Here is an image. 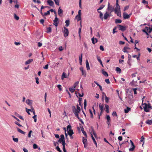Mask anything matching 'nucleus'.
<instances>
[{"label":"nucleus","mask_w":152,"mask_h":152,"mask_svg":"<svg viewBox=\"0 0 152 152\" xmlns=\"http://www.w3.org/2000/svg\"><path fill=\"white\" fill-rule=\"evenodd\" d=\"M132 98L133 96H132L129 95L126 98L127 99L128 102L129 103Z\"/></svg>","instance_id":"obj_14"},{"label":"nucleus","mask_w":152,"mask_h":152,"mask_svg":"<svg viewBox=\"0 0 152 152\" xmlns=\"http://www.w3.org/2000/svg\"><path fill=\"white\" fill-rule=\"evenodd\" d=\"M36 81V83L37 84H38L39 83V78L38 77H36L35 78Z\"/></svg>","instance_id":"obj_61"},{"label":"nucleus","mask_w":152,"mask_h":152,"mask_svg":"<svg viewBox=\"0 0 152 152\" xmlns=\"http://www.w3.org/2000/svg\"><path fill=\"white\" fill-rule=\"evenodd\" d=\"M106 119H107V123L108 125H110V116L107 115L106 116Z\"/></svg>","instance_id":"obj_11"},{"label":"nucleus","mask_w":152,"mask_h":152,"mask_svg":"<svg viewBox=\"0 0 152 152\" xmlns=\"http://www.w3.org/2000/svg\"><path fill=\"white\" fill-rule=\"evenodd\" d=\"M83 143H87V139L86 138H84V137H83Z\"/></svg>","instance_id":"obj_48"},{"label":"nucleus","mask_w":152,"mask_h":152,"mask_svg":"<svg viewBox=\"0 0 152 152\" xmlns=\"http://www.w3.org/2000/svg\"><path fill=\"white\" fill-rule=\"evenodd\" d=\"M67 130L68 134L72 133H74L73 130L71 129V126L70 125H69L67 127Z\"/></svg>","instance_id":"obj_6"},{"label":"nucleus","mask_w":152,"mask_h":152,"mask_svg":"<svg viewBox=\"0 0 152 152\" xmlns=\"http://www.w3.org/2000/svg\"><path fill=\"white\" fill-rule=\"evenodd\" d=\"M99 48H100V50L102 51H103L104 50V48L103 47V46H102V45H101L100 46Z\"/></svg>","instance_id":"obj_62"},{"label":"nucleus","mask_w":152,"mask_h":152,"mask_svg":"<svg viewBox=\"0 0 152 152\" xmlns=\"http://www.w3.org/2000/svg\"><path fill=\"white\" fill-rule=\"evenodd\" d=\"M137 88H134L133 89V90L134 91V94H137L136 90H137Z\"/></svg>","instance_id":"obj_55"},{"label":"nucleus","mask_w":152,"mask_h":152,"mask_svg":"<svg viewBox=\"0 0 152 152\" xmlns=\"http://www.w3.org/2000/svg\"><path fill=\"white\" fill-rule=\"evenodd\" d=\"M118 26L119 27V29L122 31H124L126 30V27L125 26H122L120 25H118Z\"/></svg>","instance_id":"obj_7"},{"label":"nucleus","mask_w":152,"mask_h":152,"mask_svg":"<svg viewBox=\"0 0 152 152\" xmlns=\"http://www.w3.org/2000/svg\"><path fill=\"white\" fill-rule=\"evenodd\" d=\"M74 134V133H72L71 134H69L70 136V138L71 139H73V137L72 136V135Z\"/></svg>","instance_id":"obj_58"},{"label":"nucleus","mask_w":152,"mask_h":152,"mask_svg":"<svg viewBox=\"0 0 152 152\" xmlns=\"http://www.w3.org/2000/svg\"><path fill=\"white\" fill-rule=\"evenodd\" d=\"M33 148L34 149L37 148L38 147L37 145L36 144H34L33 145Z\"/></svg>","instance_id":"obj_49"},{"label":"nucleus","mask_w":152,"mask_h":152,"mask_svg":"<svg viewBox=\"0 0 152 152\" xmlns=\"http://www.w3.org/2000/svg\"><path fill=\"white\" fill-rule=\"evenodd\" d=\"M82 54H81V56L79 57V60L80 61H82Z\"/></svg>","instance_id":"obj_59"},{"label":"nucleus","mask_w":152,"mask_h":152,"mask_svg":"<svg viewBox=\"0 0 152 152\" xmlns=\"http://www.w3.org/2000/svg\"><path fill=\"white\" fill-rule=\"evenodd\" d=\"M114 12L115 13L117 14V16L121 17V13L120 11V7H116L114 10Z\"/></svg>","instance_id":"obj_2"},{"label":"nucleus","mask_w":152,"mask_h":152,"mask_svg":"<svg viewBox=\"0 0 152 152\" xmlns=\"http://www.w3.org/2000/svg\"><path fill=\"white\" fill-rule=\"evenodd\" d=\"M81 131H82V133H83V134L85 135V136L86 137H87V134H86V132L85 131H84V129L83 127L81 128Z\"/></svg>","instance_id":"obj_30"},{"label":"nucleus","mask_w":152,"mask_h":152,"mask_svg":"<svg viewBox=\"0 0 152 152\" xmlns=\"http://www.w3.org/2000/svg\"><path fill=\"white\" fill-rule=\"evenodd\" d=\"M14 17L15 19L17 20H18L19 19V17L17 16V15L15 14H14Z\"/></svg>","instance_id":"obj_40"},{"label":"nucleus","mask_w":152,"mask_h":152,"mask_svg":"<svg viewBox=\"0 0 152 152\" xmlns=\"http://www.w3.org/2000/svg\"><path fill=\"white\" fill-rule=\"evenodd\" d=\"M57 87L58 88L59 90L60 91H61L62 90V88H61V85H59V84L58 85H57Z\"/></svg>","instance_id":"obj_43"},{"label":"nucleus","mask_w":152,"mask_h":152,"mask_svg":"<svg viewBox=\"0 0 152 152\" xmlns=\"http://www.w3.org/2000/svg\"><path fill=\"white\" fill-rule=\"evenodd\" d=\"M23 150L24 152H28V150L24 147L23 148Z\"/></svg>","instance_id":"obj_64"},{"label":"nucleus","mask_w":152,"mask_h":152,"mask_svg":"<svg viewBox=\"0 0 152 152\" xmlns=\"http://www.w3.org/2000/svg\"><path fill=\"white\" fill-rule=\"evenodd\" d=\"M105 100L106 103H107L109 102V99L107 97L106 94H104Z\"/></svg>","instance_id":"obj_32"},{"label":"nucleus","mask_w":152,"mask_h":152,"mask_svg":"<svg viewBox=\"0 0 152 152\" xmlns=\"http://www.w3.org/2000/svg\"><path fill=\"white\" fill-rule=\"evenodd\" d=\"M37 116L36 115H34L32 117V118L34 119V121L35 122H37V118H36Z\"/></svg>","instance_id":"obj_45"},{"label":"nucleus","mask_w":152,"mask_h":152,"mask_svg":"<svg viewBox=\"0 0 152 152\" xmlns=\"http://www.w3.org/2000/svg\"><path fill=\"white\" fill-rule=\"evenodd\" d=\"M98 12H99L100 14H99V16L100 18L102 20H103V17L102 13L100 11H98Z\"/></svg>","instance_id":"obj_34"},{"label":"nucleus","mask_w":152,"mask_h":152,"mask_svg":"<svg viewBox=\"0 0 152 152\" xmlns=\"http://www.w3.org/2000/svg\"><path fill=\"white\" fill-rule=\"evenodd\" d=\"M13 140L16 142H18V138H13Z\"/></svg>","instance_id":"obj_39"},{"label":"nucleus","mask_w":152,"mask_h":152,"mask_svg":"<svg viewBox=\"0 0 152 152\" xmlns=\"http://www.w3.org/2000/svg\"><path fill=\"white\" fill-rule=\"evenodd\" d=\"M122 22V20L120 19H116L115 20V23H121Z\"/></svg>","instance_id":"obj_33"},{"label":"nucleus","mask_w":152,"mask_h":152,"mask_svg":"<svg viewBox=\"0 0 152 152\" xmlns=\"http://www.w3.org/2000/svg\"><path fill=\"white\" fill-rule=\"evenodd\" d=\"M91 129L92 130L91 131H90V133H91V134H93L94 136L95 137H96V134L95 133V131L94 130L93 128H92Z\"/></svg>","instance_id":"obj_21"},{"label":"nucleus","mask_w":152,"mask_h":152,"mask_svg":"<svg viewBox=\"0 0 152 152\" xmlns=\"http://www.w3.org/2000/svg\"><path fill=\"white\" fill-rule=\"evenodd\" d=\"M47 31L46 32L48 33H50L52 29L50 27H49L47 28Z\"/></svg>","instance_id":"obj_28"},{"label":"nucleus","mask_w":152,"mask_h":152,"mask_svg":"<svg viewBox=\"0 0 152 152\" xmlns=\"http://www.w3.org/2000/svg\"><path fill=\"white\" fill-rule=\"evenodd\" d=\"M128 49H129L130 48L128 47H124L123 51L125 53H128L127 51V50Z\"/></svg>","instance_id":"obj_31"},{"label":"nucleus","mask_w":152,"mask_h":152,"mask_svg":"<svg viewBox=\"0 0 152 152\" xmlns=\"http://www.w3.org/2000/svg\"><path fill=\"white\" fill-rule=\"evenodd\" d=\"M48 4L50 6H53L54 5L53 2L51 0H47Z\"/></svg>","instance_id":"obj_13"},{"label":"nucleus","mask_w":152,"mask_h":152,"mask_svg":"<svg viewBox=\"0 0 152 152\" xmlns=\"http://www.w3.org/2000/svg\"><path fill=\"white\" fill-rule=\"evenodd\" d=\"M56 149L58 151H59V152H62V151L61 150L59 147L58 146H57L56 147Z\"/></svg>","instance_id":"obj_50"},{"label":"nucleus","mask_w":152,"mask_h":152,"mask_svg":"<svg viewBox=\"0 0 152 152\" xmlns=\"http://www.w3.org/2000/svg\"><path fill=\"white\" fill-rule=\"evenodd\" d=\"M105 81L108 84H109L110 83V80L108 79H106L105 80Z\"/></svg>","instance_id":"obj_63"},{"label":"nucleus","mask_w":152,"mask_h":152,"mask_svg":"<svg viewBox=\"0 0 152 152\" xmlns=\"http://www.w3.org/2000/svg\"><path fill=\"white\" fill-rule=\"evenodd\" d=\"M61 77L62 80H63L64 78H66L67 77L66 74L65 72H63L62 74Z\"/></svg>","instance_id":"obj_20"},{"label":"nucleus","mask_w":152,"mask_h":152,"mask_svg":"<svg viewBox=\"0 0 152 152\" xmlns=\"http://www.w3.org/2000/svg\"><path fill=\"white\" fill-rule=\"evenodd\" d=\"M84 107L85 109H86V99L84 100Z\"/></svg>","instance_id":"obj_52"},{"label":"nucleus","mask_w":152,"mask_h":152,"mask_svg":"<svg viewBox=\"0 0 152 152\" xmlns=\"http://www.w3.org/2000/svg\"><path fill=\"white\" fill-rule=\"evenodd\" d=\"M69 90L72 93L74 92L75 91V88H69Z\"/></svg>","instance_id":"obj_36"},{"label":"nucleus","mask_w":152,"mask_h":152,"mask_svg":"<svg viewBox=\"0 0 152 152\" xmlns=\"http://www.w3.org/2000/svg\"><path fill=\"white\" fill-rule=\"evenodd\" d=\"M123 16L124 19H129L130 17V15H128L125 13H123Z\"/></svg>","instance_id":"obj_12"},{"label":"nucleus","mask_w":152,"mask_h":152,"mask_svg":"<svg viewBox=\"0 0 152 152\" xmlns=\"http://www.w3.org/2000/svg\"><path fill=\"white\" fill-rule=\"evenodd\" d=\"M146 30V31L147 32H148V33H151L152 31V28L151 27H146L145 28V29Z\"/></svg>","instance_id":"obj_15"},{"label":"nucleus","mask_w":152,"mask_h":152,"mask_svg":"<svg viewBox=\"0 0 152 152\" xmlns=\"http://www.w3.org/2000/svg\"><path fill=\"white\" fill-rule=\"evenodd\" d=\"M58 18L57 17H55L54 20L53 21L54 22L53 24L56 27L57 26L58 24Z\"/></svg>","instance_id":"obj_9"},{"label":"nucleus","mask_w":152,"mask_h":152,"mask_svg":"<svg viewBox=\"0 0 152 152\" xmlns=\"http://www.w3.org/2000/svg\"><path fill=\"white\" fill-rule=\"evenodd\" d=\"M65 140H63V139H61V138H59V140H58V141L60 142V143H61V142H63Z\"/></svg>","instance_id":"obj_57"},{"label":"nucleus","mask_w":152,"mask_h":152,"mask_svg":"<svg viewBox=\"0 0 152 152\" xmlns=\"http://www.w3.org/2000/svg\"><path fill=\"white\" fill-rule=\"evenodd\" d=\"M130 110V108L127 107L126 109H124V112L125 113H128Z\"/></svg>","instance_id":"obj_35"},{"label":"nucleus","mask_w":152,"mask_h":152,"mask_svg":"<svg viewBox=\"0 0 152 152\" xmlns=\"http://www.w3.org/2000/svg\"><path fill=\"white\" fill-rule=\"evenodd\" d=\"M50 14V12L49 10V11H47V12H45L44 13V15L46 16V15H49Z\"/></svg>","instance_id":"obj_51"},{"label":"nucleus","mask_w":152,"mask_h":152,"mask_svg":"<svg viewBox=\"0 0 152 152\" xmlns=\"http://www.w3.org/2000/svg\"><path fill=\"white\" fill-rule=\"evenodd\" d=\"M104 7V5H101L99 8L97 9V11H98L99 10H101Z\"/></svg>","instance_id":"obj_38"},{"label":"nucleus","mask_w":152,"mask_h":152,"mask_svg":"<svg viewBox=\"0 0 152 152\" xmlns=\"http://www.w3.org/2000/svg\"><path fill=\"white\" fill-rule=\"evenodd\" d=\"M82 98H79V103L80 106H81L82 104Z\"/></svg>","instance_id":"obj_42"},{"label":"nucleus","mask_w":152,"mask_h":152,"mask_svg":"<svg viewBox=\"0 0 152 152\" xmlns=\"http://www.w3.org/2000/svg\"><path fill=\"white\" fill-rule=\"evenodd\" d=\"M102 73L106 77H107L108 75L107 72H106L104 71V70H102Z\"/></svg>","instance_id":"obj_25"},{"label":"nucleus","mask_w":152,"mask_h":152,"mask_svg":"<svg viewBox=\"0 0 152 152\" xmlns=\"http://www.w3.org/2000/svg\"><path fill=\"white\" fill-rule=\"evenodd\" d=\"M15 123L16 124L18 125L19 127H22V126L19 123H18V122H17V121H15Z\"/></svg>","instance_id":"obj_54"},{"label":"nucleus","mask_w":152,"mask_h":152,"mask_svg":"<svg viewBox=\"0 0 152 152\" xmlns=\"http://www.w3.org/2000/svg\"><path fill=\"white\" fill-rule=\"evenodd\" d=\"M130 141L131 144V148H129V150L130 151H133L135 148V146L132 140H130Z\"/></svg>","instance_id":"obj_8"},{"label":"nucleus","mask_w":152,"mask_h":152,"mask_svg":"<svg viewBox=\"0 0 152 152\" xmlns=\"http://www.w3.org/2000/svg\"><path fill=\"white\" fill-rule=\"evenodd\" d=\"M86 65L87 69V70L90 69L89 64L87 60H86Z\"/></svg>","instance_id":"obj_22"},{"label":"nucleus","mask_w":152,"mask_h":152,"mask_svg":"<svg viewBox=\"0 0 152 152\" xmlns=\"http://www.w3.org/2000/svg\"><path fill=\"white\" fill-rule=\"evenodd\" d=\"M107 9L108 10L110 11V12H113L114 10L113 7L112 6H110L109 3H108V4Z\"/></svg>","instance_id":"obj_10"},{"label":"nucleus","mask_w":152,"mask_h":152,"mask_svg":"<svg viewBox=\"0 0 152 152\" xmlns=\"http://www.w3.org/2000/svg\"><path fill=\"white\" fill-rule=\"evenodd\" d=\"M112 115L113 116H117V113L116 112L113 111L112 113Z\"/></svg>","instance_id":"obj_60"},{"label":"nucleus","mask_w":152,"mask_h":152,"mask_svg":"<svg viewBox=\"0 0 152 152\" xmlns=\"http://www.w3.org/2000/svg\"><path fill=\"white\" fill-rule=\"evenodd\" d=\"M65 23H66V27L69 26L70 24V21L69 20H66L65 21Z\"/></svg>","instance_id":"obj_29"},{"label":"nucleus","mask_w":152,"mask_h":152,"mask_svg":"<svg viewBox=\"0 0 152 152\" xmlns=\"http://www.w3.org/2000/svg\"><path fill=\"white\" fill-rule=\"evenodd\" d=\"M16 128L17 129V131L19 132H20L21 134H25V132H24L23 131H22V130H21L18 127H16Z\"/></svg>","instance_id":"obj_23"},{"label":"nucleus","mask_w":152,"mask_h":152,"mask_svg":"<svg viewBox=\"0 0 152 152\" xmlns=\"http://www.w3.org/2000/svg\"><path fill=\"white\" fill-rule=\"evenodd\" d=\"M105 106L106 108V111L107 113H109V106L107 104H105Z\"/></svg>","instance_id":"obj_27"},{"label":"nucleus","mask_w":152,"mask_h":152,"mask_svg":"<svg viewBox=\"0 0 152 152\" xmlns=\"http://www.w3.org/2000/svg\"><path fill=\"white\" fill-rule=\"evenodd\" d=\"M97 58L98 61L100 63V64L102 65V66L103 67V66L102 64V62L101 61V60L100 59V58L98 56H97Z\"/></svg>","instance_id":"obj_24"},{"label":"nucleus","mask_w":152,"mask_h":152,"mask_svg":"<svg viewBox=\"0 0 152 152\" xmlns=\"http://www.w3.org/2000/svg\"><path fill=\"white\" fill-rule=\"evenodd\" d=\"M110 17V15L107 12H106L104 15V18L105 20L107 19L108 17Z\"/></svg>","instance_id":"obj_16"},{"label":"nucleus","mask_w":152,"mask_h":152,"mask_svg":"<svg viewBox=\"0 0 152 152\" xmlns=\"http://www.w3.org/2000/svg\"><path fill=\"white\" fill-rule=\"evenodd\" d=\"M81 10H79L78 11V14L76 16L75 18V19H76L77 22L80 20L81 19Z\"/></svg>","instance_id":"obj_4"},{"label":"nucleus","mask_w":152,"mask_h":152,"mask_svg":"<svg viewBox=\"0 0 152 152\" xmlns=\"http://www.w3.org/2000/svg\"><path fill=\"white\" fill-rule=\"evenodd\" d=\"M91 40L92 43L93 44H95V43H96L98 41L97 39L96 38H94V37L92 38Z\"/></svg>","instance_id":"obj_17"},{"label":"nucleus","mask_w":152,"mask_h":152,"mask_svg":"<svg viewBox=\"0 0 152 152\" xmlns=\"http://www.w3.org/2000/svg\"><path fill=\"white\" fill-rule=\"evenodd\" d=\"M116 71L117 72H119V73H120L121 71V69L120 68L118 67H117L116 68Z\"/></svg>","instance_id":"obj_41"},{"label":"nucleus","mask_w":152,"mask_h":152,"mask_svg":"<svg viewBox=\"0 0 152 152\" xmlns=\"http://www.w3.org/2000/svg\"><path fill=\"white\" fill-rule=\"evenodd\" d=\"M64 29L63 31V33H64V36L65 37H67L69 34V31L67 28L65 27H64Z\"/></svg>","instance_id":"obj_5"},{"label":"nucleus","mask_w":152,"mask_h":152,"mask_svg":"<svg viewBox=\"0 0 152 152\" xmlns=\"http://www.w3.org/2000/svg\"><path fill=\"white\" fill-rule=\"evenodd\" d=\"M144 104L145 106L143 107V109L146 112H148L149 111V108L151 107V106L149 104H147L146 103H144Z\"/></svg>","instance_id":"obj_3"},{"label":"nucleus","mask_w":152,"mask_h":152,"mask_svg":"<svg viewBox=\"0 0 152 152\" xmlns=\"http://www.w3.org/2000/svg\"><path fill=\"white\" fill-rule=\"evenodd\" d=\"M56 5L58 6L59 5V0H53Z\"/></svg>","instance_id":"obj_37"},{"label":"nucleus","mask_w":152,"mask_h":152,"mask_svg":"<svg viewBox=\"0 0 152 152\" xmlns=\"http://www.w3.org/2000/svg\"><path fill=\"white\" fill-rule=\"evenodd\" d=\"M72 110L73 113H74L75 116L77 118H78V114L80 112V110L76 109L75 107L74 106L72 107Z\"/></svg>","instance_id":"obj_1"},{"label":"nucleus","mask_w":152,"mask_h":152,"mask_svg":"<svg viewBox=\"0 0 152 152\" xmlns=\"http://www.w3.org/2000/svg\"><path fill=\"white\" fill-rule=\"evenodd\" d=\"M33 61V59H30L29 60H27L26 61L25 63V64L26 65L29 64H30L31 62H32Z\"/></svg>","instance_id":"obj_19"},{"label":"nucleus","mask_w":152,"mask_h":152,"mask_svg":"<svg viewBox=\"0 0 152 152\" xmlns=\"http://www.w3.org/2000/svg\"><path fill=\"white\" fill-rule=\"evenodd\" d=\"M82 72V75L84 77H86V72L85 71H83V72Z\"/></svg>","instance_id":"obj_46"},{"label":"nucleus","mask_w":152,"mask_h":152,"mask_svg":"<svg viewBox=\"0 0 152 152\" xmlns=\"http://www.w3.org/2000/svg\"><path fill=\"white\" fill-rule=\"evenodd\" d=\"M26 112L28 113V114L30 115V113H29V111H31V110L28 109L26 108Z\"/></svg>","instance_id":"obj_53"},{"label":"nucleus","mask_w":152,"mask_h":152,"mask_svg":"<svg viewBox=\"0 0 152 152\" xmlns=\"http://www.w3.org/2000/svg\"><path fill=\"white\" fill-rule=\"evenodd\" d=\"M103 106H104V105H103V104H102L101 103H100L99 105V109L101 108H103Z\"/></svg>","instance_id":"obj_56"},{"label":"nucleus","mask_w":152,"mask_h":152,"mask_svg":"<svg viewBox=\"0 0 152 152\" xmlns=\"http://www.w3.org/2000/svg\"><path fill=\"white\" fill-rule=\"evenodd\" d=\"M32 132V131L31 130H30L28 134V137L29 138H30L31 136V134Z\"/></svg>","instance_id":"obj_44"},{"label":"nucleus","mask_w":152,"mask_h":152,"mask_svg":"<svg viewBox=\"0 0 152 152\" xmlns=\"http://www.w3.org/2000/svg\"><path fill=\"white\" fill-rule=\"evenodd\" d=\"M63 10H62L61 9V7H59L58 9V15L61 16V14L62 13H63Z\"/></svg>","instance_id":"obj_18"},{"label":"nucleus","mask_w":152,"mask_h":152,"mask_svg":"<svg viewBox=\"0 0 152 152\" xmlns=\"http://www.w3.org/2000/svg\"><path fill=\"white\" fill-rule=\"evenodd\" d=\"M79 82H76L75 83L74 85V88H75L78 85V83H79Z\"/></svg>","instance_id":"obj_47"},{"label":"nucleus","mask_w":152,"mask_h":152,"mask_svg":"<svg viewBox=\"0 0 152 152\" xmlns=\"http://www.w3.org/2000/svg\"><path fill=\"white\" fill-rule=\"evenodd\" d=\"M26 103L28 105H31L32 104L31 100L27 99L26 100Z\"/></svg>","instance_id":"obj_26"}]
</instances>
